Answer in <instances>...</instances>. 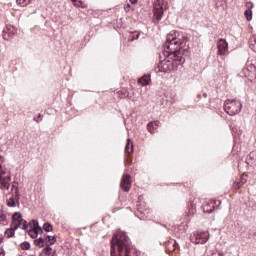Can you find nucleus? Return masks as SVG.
I'll return each mask as SVG.
<instances>
[{"instance_id":"f257e3e1","label":"nucleus","mask_w":256,"mask_h":256,"mask_svg":"<svg viewBox=\"0 0 256 256\" xmlns=\"http://www.w3.org/2000/svg\"><path fill=\"white\" fill-rule=\"evenodd\" d=\"M183 42L181 41V33L177 30L171 31L166 37L164 60L160 61L156 73H169L177 69V65L183 61V49L181 48Z\"/></svg>"},{"instance_id":"f03ea898","label":"nucleus","mask_w":256,"mask_h":256,"mask_svg":"<svg viewBox=\"0 0 256 256\" xmlns=\"http://www.w3.org/2000/svg\"><path fill=\"white\" fill-rule=\"evenodd\" d=\"M131 242L123 231H117L112 238L111 256H129Z\"/></svg>"},{"instance_id":"7ed1b4c3","label":"nucleus","mask_w":256,"mask_h":256,"mask_svg":"<svg viewBox=\"0 0 256 256\" xmlns=\"http://www.w3.org/2000/svg\"><path fill=\"white\" fill-rule=\"evenodd\" d=\"M242 107L243 105L239 100H226L224 103V111L230 116L241 113Z\"/></svg>"},{"instance_id":"20e7f679","label":"nucleus","mask_w":256,"mask_h":256,"mask_svg":"<svg viewBox=\"0 0 256 256\" xmlns=\"http://www.w3.org/2000/svg\"><path fill=\"white\" fill-rule=\"evenodd\" d=\"M153 13L156 23H159L163 19V13H165V0L154 1Z\"/></svg>"},{"instance_id":"39448f33","label":"nucleus","mask_w":256,"mask_h":256,"mask_svg":"<svg viewBox=\"0 0 256 256\" xmlns=\"http://www.w3.org/2000/svg\"><path fill=\"white\" fill-rule=\"evenodd\" d=\"M5 171L3 169V165L0 164V189L1 191H9V187H11V175H5Z\"/></svg>"},{"instance_id":"423d86ee","label":"nucleus","mask_w":256,"mask_h":256,"mask_svg":"<svg viewBox=\"0 0 256 256\" xmlns=\"http://www.w3.org/2000/svg\"><path fill=\"white\" fill-rule=\"evenodd\" d=\"M191 241L196 245H205L209 241V232H194Z\"/></svg>"},{"instance_id":"0eeeda50","label":"nucleus","mask_w":256,"mask_h":256,"mask_svg":"<svg viewBox=\"0 0 256 256\" xmlns=\"http://www.w3.org/2000/svg\"><path fill=\"white\" fill-rule=\"evenodd\" d=\"M20 223H23V229L26 230L27 229V221H25L23 219V215H21V213L16 212L12 216L11 227H13V229H19Z\"/></svg>"},{"instance_id":"6e6552de","label":"nucleus","mask_w":256,"mask_h":256,"mask_svg":"<svg viewBox=\"0 0 256 256\" xmlns=\"http://www.w3.org/2000/svg\"><path fill=\"white\" fill-rule=\"evenodd\" d=\"M17 33V29L13 27L12 25H6V27L3 29L2 37L5 41H10V39H13V35Z\"/></svg>"},{"instance_id":"1a4fd4ad","label":"nucleus","mask_w":256,"mask_h":256,"mask_svg":"<svg viewBox=\"0 0 256 256\" xmlns=\"http://www.w3.org/2000/svg\"><path fill=\"white\" fill-rule=\"evenodd\" d=\"M33 229L29 231V235L32 239H37L39 233H43V228L39 226V222L37 220H32Z\"/></svg>"},{"instance_id":"9d476101","label":"nucleus","mask_w":256,"mask_h":256,"mask_svg":"<svg viewBox=\"0 0 256 256\" xmlns=\"http://www.w3.org/2000/svg\"><path fill=\"white\" fill-rule=\"evenodd\" d=\"M120 187L121 189H123V191L129 192L131 189V175L129 174H124L122 179H121V183H120Z\"/></svg>"},{"instance_id":"9b49d317","label":"nucleus","mask_w":256,"mask_h":256,"mask_svg":"<svg viewBox=\"0 0 256 256\" xmlns=\"http://www.w3.org/2000/svg\"><path fill=\"white\" fill-rule=\"evenodd\" d=\"M218 47V55H227V51H229V44H227V40L220 39L217 42Z\"/></svg>"},{"instance_id":"f8f14e48","label":"nucleus","mask_w":256,"mask_h":256,"mask_svg":"<svg viewBox=\"0 0 256 256\" xmlns=\"http://www.w3.org/2000/svg\"><path fill=\"white\" fill-rule=\"evenodd\" d=\"M244 76L247 77L250 81L256 77V67L253 64H250L243 69Z\"/></svg>"},{"instance_id":"ddd939ff","label":"nucleus","mask_w":256,"mask_h":256,"mask_svg":"<svg viewBox=\"0 0 256 256\" xmlns=\"http://www.w3.org/2000/svg\"><path fill=\"white\" fill-rule=\"evenodd\" d=\"M150 82H151L150 75H144L138 79V85H141L142 87H145V85H149Z\"/></svg>"},{"instance_id":"4468645a","label":"nucleus","mask_w":256,"mask_h":256,"mask_svg":"<svg viewBox=\"0 0 256 256\" xmlns=\"http://www.w3.org/2000/svg\"><path fill=\"white\" fill-rule=\"evenodd\" d=\"M125 153H128V155H131L133 153V142L131 139L127 140V144L125 146Z\"/></svg>"},{"instance_id":"2eb2a0df","label":"nucleus","mask_w":256,"mask_h":256,"mask_svg":"<svg viewBox=\"0 0 256 256\" xmlns=\"http://www.w3.org/2000/svg\"><path fill=\"white\" fill-rule=\"evenodd\" d=\"M34 245L40 249H43V247H45V240L43 238L36 239L34 240Z\"/></svg>"},{"instance_id":"dca6fc26","label":"nucleus","mask_w":256,"mask_h":256,"mask_svg":"<svg viewBox=\"0 0 256 256\" xmlns=\"http://www.w3.org/2000/svg\"><path fill=\"white\" fill-rule=\"evenodd\" d=\"M245 183H247L245 179L236 180V182L234 183V189H240L241 187H243V185H245Z\"/></svg>"},{"instance_id":"f3484780","label":"nucleus","mask_w":256,"mask_h":256,"mask_svg":"<svg viewBox=\"0 0 256 256\" xmlns=\"http://www.w3.org/2000/svg\"><path fill=\"white\" fill-rule=\"evenodd\" d=\"M46 241L48 243V245H55V243H57V238L55 236H46Z\"/></svg>"},{"instance_id":"a211bd4d","label":"nucleus","mask_w":256,"mask_h":256,"mask_svg":"<svg viewBox=\"0 0 256 256\" xmlns=\"http://www.w3.org/2000/svg\"><path fill=\"white\" fill-rule=\"evenodd\" d=\"M15 231H17V229L13 228V226H11L10 229H7L5 231V235L8 237V238H11L15 235Z\"/></svg>"},{"instance_id":"6ab92c4d","label":"nucleus","mask_w":256,"mask_h":256,"mask_svg":"<svg viewBox=\"0 0 256 256\" xmlns=\"http://www.w3.org/2000/svg\"><path fill=\"white\" fill-rule=\"evenodd\" d=\"M7 205L8 207H17V202H15V198L13 196L7 199Z\"/></svg>"},{"instance_id":"aec40b11","label":"nucleus","mask_w":256,"mask_h":256,"mask_svg":"<svg viewBox=\"0 0 256 256\" xmlns=\"http://www.w3.org/2000/svg\"><path fill=\"white\" fill-rule=\"evenodd\" d=\"M244 15L247 21H251L253 19V11L252 10H245Z\"/></svg>"},{"instance_id":"412c9836","label":"nucleus","mask_w":256,"mask_h":256,"mask_svg":"<svg viewBox=\"0 0 256 256\" xmlns=\"http://www.w3.org/2000/svg\"><path fill=\"white\" fill-rule=\"evenodd\" d=\"M43 230L46 231V233H49L50 231H53V226L50 223H44Z\"/></svg>"},{"instance_id":"4be33fe9","label":"nucleus","mask_w":256,"mask_h":256,"mask_svg":"<svg viewBox=\"0 0 256 256\" xmlns=\"http://www.w3.org/2000/svg\"><path fill=\"white\" fill-rule=\"evenodd\" d=\"M51 251H53V248H51L50 244H47L46 247L43 249V253L47 256L51 255Z\"/></svg>"},{"instance_id":"5701e85b","label":"nucleus","mask_w":256,"mask_h":256,"mask_svg":"<svg viewBox=\"0 0 256 256\" xmlns=\"http://www.w3.org/2000/svg\"><path fill=\"white\" fill-rule=\"evenodd\" d=\"M21 249L23 251H29V249H31V244L29 242H23L21 244Z\"/></svg>"},{"instance_id":"b1692460","label":"nucleus","mask_w":256,"mask_h":256,"mask_svg":"<svg viewBox=\"0 0 256 256\" xmlns=\"http://www.w3.org/2000/svg\"><path fill=\"white\" fill-rule=\"evenodd\" d=\"M147 129L150 133H155V129H157V127H155L153 122L148 123L147 125Z\"/></svg>"},{"instance_id":"393cba45","label":"nucleus","mask_w":256,"mask_h":256,"mask_svg":"<svg viewBox=\"0 0 256 256\" xmlns=\"http://www.w3.org/2000/svg\"><path fill=\"white\" fill-rule=\"evenodd\" d=\"M130 41H135L139 39V33L135 32L129 36Z\"/></svg>"},{"instance_id":"a878e982","label":"nucleus","mask_w":256,"mask_h":256,"mask_svg":"<svg viewBox=\"0 0 256 256\" xmlns=\"http://www.w3.org/2000/svg\"><path fill=\"white\" fill-rule=\"evenodd\" d=\"M14 189H15L16 199H19V190L15 184H12L11 191H13Z\"/></svg>"},{"instance_id":"bb28decb","label":"nucleus","mask_w":256,"mask_h":256,"mask_svg":"<svg viewBox=\"0 0 256 256\" xmlns=\"http://www.w3.org/2000/svg\"><path fill=\"white\" fill-rule=\"evenodd\" d=\"M27 0H16L17 5H20L21 7H25L27 3H25Z\"/></svg>"},{"instance_id":"cd10ccee","label":"nucleus","mask_w":256,"mask_h":256,"mask_svg":"<svg viewBox=\"0 0 256 256\" xmlns=\"http://www.w3.org/2000/svg\"><path fill=\"white\" fill-rule=\"evenodd\" d=\"M254 5L253 2H247L246 3V11H251V9H253Z\"/></svg>"},{"instance_id":"c85d7f7f","label":"nucleus","mask_w":256,"mask_h":256,"mask_svg":"<svg viewBox=\"0 0 256 256\" xmlns=\"http://www.w3.org/2000/svg\"><path fill=\"white\" fill-rule=\"evenodd\" d=\"M124 9H125V11H129V9H131V5L126 4V5L124 6Z\"/></svg>"},{"instance_id":"c756f323","label":"nucleus","mask_w":256,"mask_h":256,"mask_svg":"<svg viewBox=\"0 0 256 256\" xmlns=\"http://www.w3.org/2000/svg\"><path fill=\"white\" fill-rule=\"evenodd\" d=\"M1 163H5V157H3V156H0V165H1Z\"/></svg>"},{"instance_id":"7c9ffc66","label":"nucleus","mask_w":256,"mask_h":256,"mask_svg":"<svg viewBox=\"0 0 256 256\" xmlns=\"http://www.w3.org/2000/svg\"><path fill=\"white\" fill-rule=\"evenodd\" d=\"M130 1V3H132V5H135V3H137V1H139V0H129Z\"/></svg>"},{"instance_id":"2f4dec72","label":"nucleus","mask_w":256,"mask_h":256,"mask_svg":"<svg viewBox=\"0 0 256 256\" xmlns=\"http://www.w3.org/2000/svg\"><path fill=\"white\" fill-rule=\"evenodd\" d=\"M155 127H159V121L153 122Z\"/></svg>"},{"instance_id":"473e14b6","label":"nucleus","mask_w":256,"mask_h":256,"mask_svg":"<svg viewBox=\"0 0 256 256\" xmlns=\"http://www.w3.org/2000/svg\"><path fill=\"white\" fill-rule=\"evenodd\" d=\"M20 227L23 229V222H20V223H19V228H20Z\"/></svg>"},{"instance_id":"72a5a7b5","label":"nucleus","mask_w":256,"mask_h":256,"mask_svg":"<svg viewBox=\"0 0 256 256\" xmlns=\"http://www.w3.org/2000/svg\"><path fill=\"white\" fill-rule=\"evenodd\" d=\"M3 219H5V216L0 217V221H3Z\"/></svg>"},{"instance_id":"f704fd0d","label":"nucleus","mask_w":256,"mask_h":256,"mask_svg":"<svg viewBox=\"0 0 256 256\" xmlns=\"http://www.w3.org/2000/svg\"><path fill=\"white\" fill-rule=\"evenodd\" d=\"M174 247H177V242H174Z\"/></svg>"},{"instance_id":"c9c22d12","label":"nucleus","mask_w":256,"mask_h":256,"mask_svg":"<svg viewBox=\"0 0 256 256\" xmlns=\"http://www.w3.org/2000/svg\"><path fill=\"white\" fill-rule=\"evenodd\" d=\"M38 119H41V114H39Z\"/></svg>"},{"instance_id":"e433bc0d","label":"nucleus","mask_w":256,"mask_h":256,"mask_svg":"<svg viewBox=\"0 0 256 256\" xmlns=\"http://www.w3.org/2000/svg\"><path fill=\"white\" fill-rule=\"evenodd\" d=\"M73 1V3H75V1H77V0H72Z\"/></svg>"},{"instance_id":"4c0bfd02","label":"nucleus","mask_w":256,"mask_h":256,"mask_svg":"<svg viewBox=\"0 0 256 256\" xmlns=\"http://www.w3.org/2000/svg\"><path fill=\"white\" fill-rule=\"evenodd\" d=\"M0 243H1V239H0Z\"/></svg>"}]
</instances>
